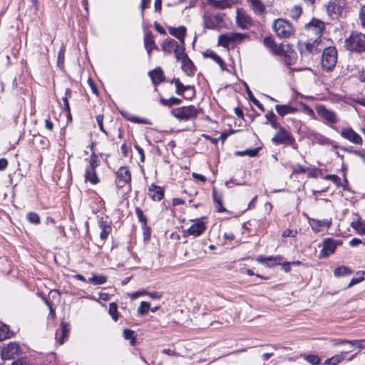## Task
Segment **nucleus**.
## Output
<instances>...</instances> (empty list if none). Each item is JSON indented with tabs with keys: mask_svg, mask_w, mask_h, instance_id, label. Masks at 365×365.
<instances>
[{
	"mask_svg": "<svg viewBox=\"0 0 365 365\" xmlns=\"http://www.w3.org/2000/svg\"><path fill=\"white\" fill-rule=\"evenodd\" d=\"M302 13V9L300 6H294L289 10V16L293 19H297Z\"/></svg>",
	"mask_w": 365,
	"mask_h": 365,
	"instance_id": "f704fd0d",
	"label": "nucleus"
},
{
	"mask_svg": "<svg viewBox=\"0 0 365 365\" xmlns=\"http://www.w3.org/2000/svg\"><path fill=\"white\" fill-rule=\"evenodd\" d=\"M197 113L198 110L195 106H184V119L195 118Z\"/></svg>",
	"mask_w": 365,
	"mask_h": 365,
	"instance_id": "bb28decb",
	"label": "nucleus"
},
{
	"mask_svg": "<svg viewBox=\"0 0 365 365\" xmlns=\"http://www.w3.org/2000/svg\"><path fill=\"white\" fill-rule=\"evenodd\" d=\"M272 142L275 145H289L295 150L298 147L292 133L284 128H279V130L272 137Z\"/></svg>",
	"mask_w": 365,
	"mask_h": 365,
	"instance_id": "7ed1b4c3",
	"label": "nucleus"
},
{
	"mask_svg": "<svg viewBox=\"0 0 365 365\" xmlns=\"http://www.w3.org/2000/svg\"><path fill=\"white\" fill-rule=\"evenodd\" d=\"M68 330L69 329L68 325L66 323L62 322L61 324V329L57 330L56 333V339L60 344H63L64 339L68 336Z\"/></svg>",
	"mask_w": 365,
	"mask_h": 365,
	"instance_id": "393cba45",
	"label": "nucleus"
},
{
	"mask_svg": "<svg viewBox=\"0 0 365 365\" xmlns=\"http://www.w3.org/2000/svg\"><path fill=\"white\" fill-rule=\"evenodd\" d=\"M20 346L16 343H9L4 347L1 351V358L4 360H7L14 358L20 352Z\"/></svg>",
	"mask_w": 365,
	"mask_h": 365,
	"instance_id": "f8f14e48",
	"label": "nucleus"
},
{
	"mask_svg": "<svg viewBox=\"0 0 365 365\" xmlns=\"http://www.w3.org/2000/svg\"><path fill=\"white\" fill-rule=\"evenodd\" d=\"M135 213L139 219V220L145 224L147 222V218L144 215L143 211L140 209V208H136L135 209Z\"/></svg>",
	"mask_w": 365,
	"mask_h": 365,
	"instance_id": "6e6d98bb",
	"label": "nucleus"
},
{
	"mask_svg": "<svg viewBox=\"0 0 365 365\" xmlns=\"http://www.w3.org/2000/svg\"><path fill=\"white\" fill-rule=\"evenodd\" d=\"M204 56L205 57H207V58H210L211 59H212L216 63H217L219 66H220L221 67H222L223 66V61L222 60V58L218 56L217 55L216 53H215L214 51H210V50H207L206 51L205 53H204Z\"/></svg>",
	"mask_w": 365,
	"mask_h": 365,
	"instance_id": "473e14b6",
	"label": "nucleus"
},
{
	"mask_svg": "<svg viewBox=\"0 0 365 365\" xmlns=\"http://www.w3.org/2000/svg\"><path fill=\"white\" fill-rule=\"evenodd\" d=\"M264 44L267 48H269L272 50L273 52H277V46L274 44V41L272 37H266L264 38Z\"/></svg>",
	"mask_w": 365,
	"mask_h": 365,
	"instance_id": "a18cd8bd",
	"label": "nucleus"
},
{
	"mask_svg": "<svg viewBox=\"0 0 365 365\" xmlns=\"http://www.w3.org/2000/svg\"><path fill=\"white\" fill-rule=\"evenodd\" d=\"M326 10L329 16L337 18L341 11V7L336 0L330 1L326 5Z\"/></svg>",
	"mask_w": 365,
	"mask_h": 365,
	"instance_id": "dca6fc26",
	"label": "nucleus"
},
{
	"mask_svg": "<svg viewBox=\"0 0 365 365\" xmlns=\"http://www.w3.org/2000/svg\"><path fill=\"white\" fill-rule=\"evenodd\" d=\"M154 28L158 33H160L161 34H166L165 30L163 29V27L160 24L156 23V22L154 24Z\"/></svg>",
	"mask_w": 365,
	"mask_h": 365,
	"instance_id": "774afa93",
	"label": "nucleus"
},
{
	"mask_svg": "<svg viewBox=\"0 0 365 365\" xmlns=\"http://www.w3.org/2000/svg\"><path fill=\"white\" fill-rule=\"evenodd\" d=\"M331 341H332V345L334 346H339V345H344V344H348L349 346L350 340L334 339Z\"/></svg>",
	"mask_w": 365,
	"mask_h": 365,
	"instance_id": "052dcab7",
	"label": "nucleus"
},
{
	"mask_svg": "<svg viewBox=\"0 0 365 365\" xmlns=\"http://www.w3.org/2000/svg\"><path fill=\"white\" fill-rule=\"evenodd\" d=\"M146 294H147L146 291H138V292H135L130 294V297L131 299H136L139 297L145 295Z\"/></svg>",
	"mask_w": 365,
	"mask_h": 365,
	"instance_id": "69168bd1",
	"label": "nucleus"
},
{
	"mask_svg": "<svg viewBox=\"0 0 365 365\" xmlns=\"http://www.w3.org/2000/svg\"><path fill=\"white\" fill-rule=\"evenodd\" d=\"M272 29L279 38H289L294 34L292 25L284 19L275 20L272 24Z\"/></svg>",
	"mask_w": 365,
	"mask_h": 365,
	"instance_id": "20e7f679",
	"label": "nucleus"
},
{
	"mask_svg": "<svg viewBox=\"0 0 365 365\" xmlns=\"http://www.w3.org/2000/svg\"><path fill=\"white\" fill-rule=\"evenodd\" d=\"M123 336L125 339L130 340V344L134 345L135 343V337L134 331L131 329H126L123 331Z\"/></svg>",
	"mask_w": 365,
	"mask_h": 365,
	"instance_id": "37998d69",
	"label": "nucleus"
},
{
	"mask_svg": "<svg viewBox=\"0 0 365 365\" xmlns=\"http://www.w3.org/2000/svg\"><path fill=\"white\" fill-rule=\"evenodd\" d=\"M340 135L342 138L354 144H362L363 140L361 137L351 128H343L340 131Z\"/></svg>",
	"mask_w": 365,
	"mask_h": 365,
	"instance_id": "9d476101",
	"label": "nucleus"
},
{
	"mask_svg": "<svg viewBox=\"0 0 365 365\" xmlns=\"http://www.w3.org/2000/svg\"><path fill=\"white\" fill-rule=\"evenodd\" d=\"M204 21L205 27L215 29L220 26L222 19L218 16L205 14L204 16Z\"/></svg>",
	"mask_w": 365,
	"mask_h": 365,
	"instance_id": "f3484780",
	"label": "nucleus"
},
{
	"mask_svg": "<svg viewBox=\"0 0 365 365\" xmlns=\"http://www.w3.org/2000/svg\"><path fill=\"white\" fill-rule=\"evenodd\" d=\"M238 0H214L212 4L217 8L223 9L230 7L232 4L237 3Z\"/></svg>",
	"mask_w": 365,
	"mask_h": 365,
	"instance_id": "c85d7f7f",
	"label": "nucleus"
},
{
	"mask_svg": "<svg viewBox=\"0 0 365 365\" xmlns=\"http://www.w3.org/2000/svg\"><path fill=\"white\" fill-rule=\"evenodd\" d=\"M282 260L283 257L282 256L264 257L260 255L257 258L258 262L265 264L266 266L269 267H274L276 264H280Z\"/></svg>",
	"mask_w": 365,
	"mask_h": 365,
	"instance_id": "2eb2a0df",
	"label": "nucleus"
},
{
	"mask_svg": "<svg viewBox=\"0 0 365 365\" xmlns=\"http://www.w3.org/2000/svg\"><path fill=\"white\" fill-rule=\"evenodd\" d=\"M352 273V271L350 268L345 266H340L336 267L334 271V274L335 277H342L351 274Z\"/></svg>",
	"mask_w": 365,
	"mask_h": 365,
	"instance_id": "2f4dec72",
	"label": "nucleus"
},
{
	"mask_svg": "<svg viewBox=\"0 0 365 365\" xmlns=\"http://www.w3.org/2000/svg\"><path fill=\"white\" fill-rule=\"evenodd\" d=\"M236 22L242 29H247L253 24L251 16L242 9H237Z\"/></svg>",
	"mask_w": 365,
	"mask_h": 365,
	"instance_id": "1a4fd4ad",
	"label": "nucleus"
},
{
	"mask_svg": "<svg viewBox=\"0 0 365 365\" xmlns=\"http://www.w3.org/2000/svg\"><path fill=\"white\" fill-rule=\"evenodd\" d=\"M344 47L353 52L361 53L365 51V35L354 31L344 41Z\"/></svg>",
	"mask_w": 365,
	"mask_h": 365,
	"instance_id": "f257e3e1",
	"label": "nucleus"
},
{
	"mask_svg": "<svg viewBox=\"0 0 365 365\" xmlns=\"http://www.w3.org/2000/svg\"><path fill=\"white\" fill-rule=\"evenodd\" d=\"M195 71V67L192 62L188 58L187 56L184 53V72L188 76L194 74Z\"/></svg>",
	"mask_w": 365,
	"mask_h": 365,
	"instance_id": "cd10ccee",
	"label": "nucleus"
},
{
	"mask_svg": "<svg viewBox=\"0 0 365 365\" xmlns=\"http://www.w3.org/2000/svg\"><path fill=\"white\" fill-rule=\"evenodd\" d=\"M317 114L329 123H336L339 118L333 110H328L323 106H318L316 108Z\"/></svg>",
	"mask_w": 365,
	"mask_h": 365,
	"instance_id": "9b49d317",
	"label": "nucleus"
},
{
	"mask_svg": "<svg viewBox=\"0 0 365 365\" xmlns=\"http://www.w3.org/2000/svg\"><path fill=\"white\" fill-rule=\"evenodd\" d=\"M90 165L85 171V180L92 185H96L100 180L96 173V168L98 166V160L96 155H92L90 159Z\"/></svg>",
	"mask_w": 365,
	"mask_h": 365,
	"instance_id": "423d86ee",
	"label": "nucleus"
},
{
	"mask_svg": "<svg viewBox=\"0 0 365 365\" xmlns=\"http://www.w3.org/2000/svg\"><path fill=\"white\" fill-rule=\"evenodd\" d=\"M344 150L347 151V152H349V153H353L356 155L359 156L360 158H361V159L365 163V150H349V149H344Z\"/></svg>",
	"mask_w": 365,
	"mask_h": 365,
	"instance_id": "bf43d9fd",
	"label": "nucleus"
},
{
	"mask_svg": "<svg viewBox=\"0 0 365 365\" xmlns=\"http://www.w3.org/2000/svg\"><path fill=\"white\" fill-rule=\"evenodd\" d=\"M162 48L165 52L174 53L177 61H182V47L174 39L165 40L162 44Z\"/></svg>",
	"mask_w": 365,
	"mask_h": 365,
	"instance_id": "0eeeda50",
	"label": "nucleus"
},
{
	"mask_svg": "<svg viewBox=\"0 0 365 365\" xmlns=\"http://www.w3.org/2000/svg\"><path fill=\"white\" fill-rule=\"evenodd\" d=\"M168 32L170 35L178 38L182 43V26L173 27L168 26Z\"/></svg>",
	"mask_w": 365,
	"mask_h": 365,
	"instance_id": "c756f323",
	"label": "nucleus"
},
{
	"mask_svg": "<svg viewBox=\"0 0 365 365\" xmlns=\"http://www.w3.org/2000/svg\"><path fill=\"white\" fill-rule=\"evenodd\" d=\"M174 81H175V87H176L175 92L177 94L180 95L182 92V86L181 84L180 80V78H176V79H174Z\"/></svg>",
	"mask_w": 365,
	"mask_h": 365,
	"instance_id": "e2e57ef3",
	"label": "nucleus"
},
{
	"mask_svg": "<svg viewBox=\"0 0 365 365\" xmlns=\"http://www.w3.org/2000/svg\"><path fill=\"white\" fill-rule=\"evenodd\" d=\"M11 365H31L30 361L26 358H21L14 361Z\"/></svg>",
	"mask_w": 365,
	"mask_h": 365,
	"instance_id": "680f3d73",
	"label": "nucleus"
},
{
	"mask_svg": "<svg viewBox=\"0 0 365 365\" xmlns=\"http://www.w3.org/2000/svg\"><path fill=\"white\" fill-rule=\"evenodd\" d=\"M65 47L62 46L58 53V61L57 65L59 68H63L64 55H65Z\"/></svg>",
	"mask_w": 365,
	"mask_h": 365,
	"instance_id": "de8ad7c7",
	"label": "nucleus"
},
{
	"mask_svg": "<svg viewBox=\"0 0 365 365\" xmlns=\"http://www.w3.org/2000/svg\"><path fill=\"white\" fill-rule=\"evenodd\" d=\"M195 96V91L193 86H184V99L191 100Z\"/></svg>",
	"mask_w": 365,
	"mask_h": 365,
	"instance_id": "e433bc0d",
	"label": "nucleus"
},
{
	"mask_svg": "<svg viewBox=\"0 0 365 365\" xmlns=\"http://www.w3.org/2000/svg\"><path fill=\"white\" fill-rule=\"evenodd\" d=\"M258 151H259L258 148L247 149V150H245L243 151H237L235 153V155H238V156L249 155L250 157H255L257 155Z\"/></svg>",
	"mask_w": 365,
	"mask_h": 365,
	"instance_id": "4c0bfd02",
	"label": "nucleus"
},
{
	"mask_svg": "<svg viewBox=\"0 0 365 365\" xmlns=\"http://www.w3.org/2000/svg\"><path fill=\"white\" fill-rule=\"evenodd\" d=\"M248 6L257 15H261L265 11V6L262 0H247Z\"/></svg>",
	"mask_w": 365,
	"mask_h": 365,
	"instance_id": "6ab92c4d",
	"label": "nucleus"
},
{
	"mask_svg": "<svg viewBox=\"0 0 365 365\" xmlns=\"http://www.w3.org/2000/svg\"><path fill=\"white\" fill-rule=\"evenodd\" d=\"M144 46L149 56H150L151 51L155 47V42L153 38L150 36H146L144 38Z\"/></svg>",
	"mask_w": 365,
	"mask_h": 365,
	"instance_id": "72a5a7b5",
	"label": "nucleus"
},
{
	"mask_svg": "<svg viewBox=\"0 0 365 365\" xmlns=\"http://www.w3.org/2000/svg\"><path fill=\"white\" fill-rule=\"evenodd\" d=\"M180 102H181V100L180 98H178L175 97H171L169 99H165L163 98H160L161 104H163V106H169V107L173 106L174 105L180 104Z\"/></svg>",
	"mask_w": 365,
	"mask_h": 365,
	"instance_id": "c9c22d12",
	"label": "nucleus"
},
{
	"mask_svg": "<svg viewBox=\"0 0 365 365\" xmlns=\"http://www.w3.org/2000/svg\"><path fill=\"white\" fill-rule=\"evenodd\" d=\"M247 38L246 34L228 32L219 36L218 43L225 48H234Z\"/></svg>",
	"mask_w": 365,
	"mask_h": 365,
	"instance_id": "f03ea898",
	"label": "nucleus"
},
{
	"mask_svg": "<svg viewBox=\"0 0 365 365\" xmlns=\"http://www.w3.org/2000/svg\"><path fill=\"white\" fill-rule=\"evenodd\" d=\"M351 227L359 234H365V224L363 222L360 220L353 222L351 223Z\"/></svg>",
	"mask_w": 365,
	"mask_h": 365,
	"instance_id": "ea45409f",
	"label": "nucleus"
},
{
	"mask_svg": "<svg viewBox=\"0 0 365 365\" xmlns=\"http://www.w3.org/2000/svg\"><path fill=\"white\" fill-rule=\"evenodd\" d=\"M324 29V23L319 19H312L309 24L306 25V29L309 34H315L318 38Z\"/></svg>",
	"mask_w": 365,
	"mask_h": 365,
	"instance_id": "ddd939ff",
	"label": "nucleus"
},
{
	"mask_svg": "<svg viewBox=\"0 0 365 365\" xmlns=\"http://www.w3.org/2000/svg\"><path fill=\"white\" fill-rule=\"evenodd\" d=\"M343 354L340 355H336L332 356V361H334L333 363H331V365H337L339 362H341L344 359V356L342 355Z\"/></svg>",
	"mask_w": 365,
	"mask_h": 365,
	"instance_id": "338daca9",
	"label": "nucleus"
},
{
	"mask_svg": "<svg viewBox=\"0 0 365 365\" xmlns=\"http://www.w3.org/2000/svg\"><path fill=\"white\" fill-rule=\"evenodd\" d=\"M293 173H304L307 171V168L301 165H296L292 166Z\"/></svg>",
	"mask_w": 365,
	"mask_h": 365,
	"instance_id": "4d7b16f0",
	"label": "nucleus"
},
{
	"mask_svg": "<svg viewBox=\"0 0 365 365\" xmlns=\"http://www.w3.org/2000/svg\"><path fill=\"white\" fill-rule=\"evenodd\" d=\"M71 95V90L70 88L66 89V96L63 98V107L65 111L70 113V106L68 103V98Z\"/></svg>",
	"mask_w": 365,
	"mask_h": 365,
	"instance_id": "c03bdc74",
	"label": "nucleus"
},
{
	"mask_svg": "<svg viewBox=\"0 0 365 365\" xmlns=\"http://www.w3.org/2000/svg\"><path fill=\"white\" fill-rule=\"evenodd\" d=\"M298 234V232L297 230H285L283 231L282 236L283 237H295Z\"/></svg>",
	"mask_w": 365,
	"mask_h": 365,
	"instance_id": "864d4df0",
	"label": "nucleus"
},
{
	"mask_svg": "<svg viewBox=\"0 0 365 365\" xmlns=\"http://www.w3.org/2000/svg\"><path fill=\"white\" fill-rule=\"evenodd\" d=\"M359 18L362 27L365 29V5L361 6L359 12Z\"/></svg>",
	"mask_w": 365,
	"mask_h": 365,
	"instance_id": "603ef678",
	"label": "nucleus"
},
{
	"mask_svg": "<svg viewBox=\"0 0 365 365\" xmlns=\"http://www.w3.org/2000/svg\"><path fill=\"white\" fill-rule=\"evenodd\" d=\"M171 113L175 118L180 120L182 119V108L173 109Z\"/></svg>",
	"mask_w": 365,
	"mask_h": 365,
	"instance_id": "5fc2aeb1",
	"label": "nucleus"
},
{
	"mask_svg": "<svg viewBox=\"0 0 365 365\" xmlns=\"http://www.w3.org/2000/svg\"><path fill=\"white\" fill-rule=\"evenodd\" d=\"M349 346L350 347H356L359 350L364 349H365V339L350 340Z\"/></svg>",
	"mask_w": 365,
	"mask_h": 365,
	"instance_id": "58836bf2",
	"label": "nucleus"
},
{
	"mask_svg": "<svg viewBox=\"0 0 365 365\" xmlns=\"http://www.w3.org/2000/svg\"><path fill=\"white\" fill-rule=\"evenodd\" d=\"M326 179L331 180L333 182H334L336 185H339L341 181L340 178L336 175H328L326 176Z\"/></svg>",
	"mask_w": 365,
	"mask_h": 365,
	"instance_id": "0e129e2a",
	"label": "nucleus"
},
{
	"mask_svg": "<svg viewBox=\"0 0 365 365\" xmlns=\"http://www.w3.org/2000/svg\"><path fill=\"white\" fill-rule=\"evenodd\" d=\"M103 115H98L96 116V121L98 123V127L100 128V130L107 134V132L106 131V130L104 129V127H103Z\"/></svg>",
	"mask_w": 365,
	"mask_h": 365,
	"instance_id": "13d9d810",
	"label": "nucleus"
},
{
	"mask_svg": "<svg viewBox=\"0 0 365 365\" xmlns=\"http://www.w3.org/2000/svg\"><path fill=\"white\" fill-rule=\"evenodd\" d=\"M26 219L33 224L38 225L40 222V217L36 212H31L27 214Z\"/></svg>",
	"mask_w": 365,
	"mask_h": 365,
	"instance_id": "49530a36",
	"label": "nucleus"
},
{
	"mask_svg": "<svg viewBox=\"0 0 365 365\" xmlns=\"http://www.w3.org/2000/svg\"><path fill=\"white\" fill-rule=\"evenodd\" d=\"M128 119L133 123H140V124H147V125L151 124V123L150 122V120L148 119L141 118L134 116V115L128 117Z\"/></svg>",
	"mask_w": 365,
	"mask_h": 365,
	"instance_id": "09e8293b",
	"label": "nucleus"
},
{
	"mask_svg": "<svg viewBox=\"0 0 365 365\" xmlns=\"http://www.w3.org/2000/svg\"><path fill=\"white\" fill-rule=\"evenodd\" d=\"M11 336L8 326L3 325L0 327V340H4Z\"/></svg>",
	"mask_w": 365,
	"mask_h": 365,
	"instance_id": "8fccbe9b",
	"label": "nucleus"
},
{
	"mask_svg": "<svg viewBox=\"0 0 365 365\" xmlns=\"http://www.w3.org/2000/svg\"><path fill=\"white\" fill-rule=\"evenodd\" d=\"M275 109L277 113L282 116H284L288 113H293L297 110L296 108L288 105H276Z\"/></svg>",
	"mask_w": 365,
	"mask_h": 365,
	"instance_id": "a878e982",
	"label": "nucleus"
},
{
	"mask_svg": "<svg viewBox=\"0 0 365 365\" xmlns=\"http://www.w3.org/2000/svg\"><path fill=\"white\" fill-rule=\"evenodd\" d=\"M131 175L128 167L122 166L116 172L115 183L118 187L122 188L126 185H130Z\"/></svg>",
	"mask_w": 365,
	"mask_h": 365,
	"instance_id": "6e6552de",
	"label": "nucleus"
},
{
	"mask_svg": "<svg viewBox=\"0 0 365 365\" xmlns=\"http://www.w3.org/2000/svg\"><path fill=\"white\" fill-rule=\"evenodd\" d=\"M206 229V225L202 222H197L193 224L190 227L188 228L187 232L189 235H193L195 237L199 236L202 234Z\"/></svg>",
	"mask_w": 365,
	"mask_h": 365,
	"instance_id": "aec40b11",
	"label": "nucleus"
},
{
	"mask_svg": "<svg viewBox=\"0 0 365 365\" xmlns=\"http://www.w3.org/2000/svg\"><path fill=\"white\" fill-rule=\"evenodd\" d=\"M118 306L115 303H110L109 305V314L114 321H117L118 318Z\"/></svg>",
	"mask_w": 365,
	"mask_h": 365,
	"instance_id": "79ce46f5",
	"label": "nucleus"
},
{
	"mask_svg": "<svg viewBox=\"0 0 365 365\" xmlns=\"http://www.w3.org/2000/svg\"><path fill=\"white\" fill-rule=\"evenodd\" d=\"M337 61V51L334 47H327L323 51L322 66L327 71L332 70Z\"/></svg>",
	"mask_w": 365,
	"mask_h": 365,
	"instance_id": "39448f33",
	"label": "nucleus"
},
{
	"mask_svg": "<svg viewBox=\"0 0 365 365\" xmlns=\"http://www.w3.org/2000/svg\"><path fill=\"white\" fill-rule=\"evenodd\" d=\"M106 280L107 277L103 274H92V277L88 279V282L94 285H98L104 284Z\"/></svg>",
	"mask_w": 365,
	"mask_h": 365,
	"instance_id": "7c9ffc66",
	"label": "nucleus"
},
{
	"mask_svg": "<svg viewBox=\"0 0 365 365\" xmlns=\"http://www.w3.org/2000/svg\"><path fill=\"white\" fill-rule=\"evenodd\" d=\"M322 48L321 46V41L318 38L314 39L312 42H308L304 44V49L301 48V52L304 53L305 51L308 53H314L320 51Z\"/></svg>",
	"mask_w": 365,
	"mask_h": 365,
	"instance_id": "a211bd4d",
	"label": "nucleus"
},
{
	"mask_svg": "<svg viewBox=\"0 0 365 365\" xmlns=\"http://www.w3.org/2000/svg\"><path fill=\"white\" fill-rule=\"evenodd\" d=\"M150 309V304L146 302H142L138 308V312L140 315H145Z\"/></svg>",
	"mask_w": 365,
	"mask_h": 365,
	"instance_id": "a19ab883",
	"label": "nucleus"
},
{
	"mask_svg": "<svg viewBox=\"0 0 365 365\" xmlns=\"http://www.w3.org/2000/svg\"><path fill=\"white\" fill-rule=\"evenodd\" d=\"M305 359L313 365H319L321 362L320 358L316 355H307Z\"/></svg>",
	"mask_w": 365,
	"mask_h": 365,
	"instance_id": "3c124183",
	"label": "nucleus"
},
{
	"mask_svg": "<svg viewBox=\"0 0 365 365\" xmlns=\"http://www.w3.org/2000/svg\"><path fill=\"white\" fill-rule=\"evenodd\" d=\"M98 226L101 229L100 237L102 240H106L108 237V235L111 232V227L110 223L106 220H103L101 218L98 221Z\"/></svg>",
	"mask_w": 365,
	"mask_h": 365,
	"instance_id": "5701e85b",
	"label": "nucleus"
},
{
	"mask_svg": "<svg viewBox=\"0 0 365 365\" xmlns=\"http://www.w3.org/2000/svg\"><path fill=\"white\" fill-rule=\"evenodd\" d=\"M148 195L155 201L160 200L164 197V191L160 187L152 185L148 188Z\"/></svg>",
	"mask_w": 365,
	"mask_h": 365,
	"instance_id": "412c9836",
	"label": "nucleus"
},
{
	"mask_svg": "<svg viewBox=\"0 0 365 365\" xmlns=\"http://www.w3.org/2000/svg\"><path fill=\"white\" fill-rule=\"evenodd\" d=\"M148 74L152 79L153 83L155 85L160 83L165 79L163 71L160 68H157L150 71Z\"/></svg>",
	"mask_w": 365,
	"mask_h": 365,
	"instance_id": "b1692460",
	"label": "nucleus"
},
{
	"mask_svg": "<svg viewBox=\"0 0 365 365\" xmlns=\"http://www.w3.org/2000/svg\"><path fill=\"white\" fill-rule=\"evenodd\" d=\"M337 242L336 240L331 238H327L323 242V249L321 251L322 257H329L333 254L337 247Z\"/></svg>",
	"mask_w": 365,
	"mask_h": 365,
	"instance_id": "4468645a",
	"label": "nucleus"
},
{
	"mask_svg": "<svg viewBox=\"0 0 365 365\" xmlns=\"http://www.w3.org/2000/svg\"><path fill=\"white\" fill-rule=\"evenodd\" d=\"M312 228L316 232H319L323 227H329L331 225V219H324L323 220L311 219L309 220Z\"/></svg>",
	"mask_w": 365,
	"mask_h": 365,
	"instance_id": "4be33fe9",
	"label": "nucleus"
}]
</instances>
